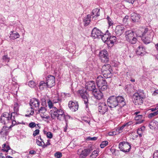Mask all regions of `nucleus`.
I'll return each instance as SVG.
<instances>
[{
	"label": "nucleus",
	"instance_id": "f257e3e1",
	"mask_svg": "<svg viewBox=\"0 0 158 158\" xmlns=\"http://www.w3.org/2000/svg\"><path fill=\"white\" fill-rule=\"evenodd\" d=\"M107 103L109 107L113 108L118 106L120 107L124 106L126 105V102L122 96L112 95L108 98Z\"/></svg>",
	"mask_w": 158,
	"mask_h": 158
},
{
	"label": "nucleus",
	"instance_id": "f03ea898",
	"mask_svg": "<svg viewBox=\"0 0 158 158\" xmlns=\"http://www.w3.org/2000/svg\"><path fill=\"white\" fill-rule=\"evenodd\" d=\"M151 33V31L148 28H146L141 35L137 36L141 37L143 43L145 44H148L150 43L152 40V37Z\"/></svg>",
	"mask_w": 158,
	"mask_h": 158
},
{
	"label": "nucleus",
	"instance_id": "7ed1b4c3",
	"mask_svg": "<svg viewBox=\"0 0 158 158\" xmlns=\"http://www.w3.org/2000/svg\"><path fill=\"white\" fill-rule=\"evenodd\" d=\"M144 93L143 90L138 91L133 95V102L136 105H141L143 103Z\"/></svg>",
	"mask_w": 158,
	"mask_h": 158
},
{
	"label": "nucleus",
	"instance_id": "20e7f679",
	"mask_svg": "<svg viewBox=\"0 0 158 158\" xmlns=\"http://www.w3.org/2000/svg\"><path fill=\"white\" fill-rule=\"evenodd\" d=\"M96 82L99 89L102 91H105L107 89V82L105 79L102 76H99L97 77L96 79Z\"/></svg>",
	"mask_w": 158,
	"mask_h": 158
},
{
	"label": "nucleus",
	"instance_id": "39448f33",
	"mask_svg": "<svg viewBox=\"0 0 158 158\" xmlns=\"http://www.w3.org/2000/svg\"><path fill=\"white\" fill-rule=\"evenodd\" d=\"M15 112H12L10 114L7 112L3 113L0 118V123L5 124L12 120V118H15Z\"/></svg>",
	"mask_w": 158,
	"mask_h": 158
},
{
	"label": "nucleus",
	"instance_id": "423d86ee",
	"mask_svg": "<svg viewBox=\"0 0 158 158\" xmlns=\"http://www.w3.org/2000/svg\"><path fill=\"white\" fill-rule=\"evenodd\" d=\"M64 113L63 109H59L56 111L51 112V115L52 119H55L56 118L57 120L60 121H62V117L63 116Z\"/></svg>",
	"mask_w": 158,
	"mask_h": 158
},
{
	"label": "nucleus",
	"instance_id": "0eeeda50",
	"mask_svg": "<svg viewBox=\"0 0 158 158\" xmlns=\"http://www.w3.org/2000/svg\"><path fill=\"white\" fill-rule=\"evenodd\" d=\"M118 148L120 151L127 153L130 151L131 146L130 143L128 142L123 141L120 142L119 144Z\"/></svg>",
	"mask_w": 158,
	"mask_h": 158
},
{
	"label": "nucleus",
	"instance_id": "6e6552de",
	"mask_svg": "<svg viewBox=\"0 0 158 158\" xmlns=\"http://www.w3.org/2000/svg\"><path fill=\"white\" fill-rule=\"evenodd\" d=\"M92 150L91 147L83 149L80 148L77 150V154L80 158H84L87 156Z\"/></svg>",
	"mask_w": 158,
	"mask_h": 158
},
{
	"label": "nucleus",
	"instance_id": "1a4fd4ad",
	"mask_svg": "<svg viewBox=\"0 0 158 158\" xmlns=\"http://www.w3.org/2000/svg\"><path fill=\"white\" fill-rule=\"evenodd\" d=\"M99 56L102 62L107 63L109 61L108 54L106 49L101 51L99 53Z\"/></svg>",
	"mask_w": 158,
	"mask_h": 158
},
{
	"label": "nucleus",
	"instance_id": "9d476101",
	"mask_svg": "<svg viewBox=\"0 0 158 158\" xmlns=\"http://www.w3.org/2000/svg\"><path fill=\"white\" fill-rule=\"evenodd\" d=\"M98 106V111L101 114H104L108 110V106L105 102L99 103Z\"/></svg>",
	"mask_w": 158,
	"mask_h": 158
},
{
	"label": "nucleus",
	"instance_id": "9b49d317",
	"mask_svg": "<svg viewBox=\"0 0 158 158\" xmlns=\"http://www.w3.org/2000/svg\"><path fill=\"white\" fill-rule=\"evenodd\" d=\"M29 104L31 109H35V110H36L39 107L40 102L38 99L35 98H32L30 99Z\"/></svg>",
	"mask_w": 158,
	"mask_h": 158
},
{
	"label": "nucleus",
	"instance_id": "f8f14e48",
	"mask_svg": "<svg viewBox=\"0 0 158 158\" xmlns=\"http://www.w3.org/2000/svg\"><path fill=\"white\" fill-rule=\"evenodd\" d=\"M103 33L96 27H94L92 31L91 36L94 39H101Z\"/></svg>",
	"mask_w": 158,
	"mask_h": 158
},
{
	"label": "nucleus",
	"instance_id": "ddd939ff",
	"mask_svg": "<svg viewBox=\"0 0 158 158\" xmlns=\"http://www.w3.org/2000/svg\"><path fill=\"white\" fill-rule=\"evenodd\" d=\"M46 82L48 87L51 88L54 86L55 84V78L53 76L49 75L46 78Z\"/></svg>",
	"mask_w": 158,
	"mask_h": 158
},
{
	"label": "nucleus",
	"instance_id": "4468645a",
	"mask_svg": "<svg viewBox=\"0 0 158 158\" xmlns=\"http://www.w3.org/2000/svg\"><path fill=\"white\" fill-rule=\"evenodd\" d=\"M78 104L76 101H70L69 102L68 106L69 109L72 111L75 112L78 110Z\"/></svg>",
	"mask_w": 158,
	"mask_h": 158
},
{
	"label": "nucleus",
	"instance_id": "2eb2a0df",
	"mask_svg": "<svg viewBox=\"0 0 158 158\" xmlns=\"http://www.w3.org/2000/svg\"><path fill=\"white\" fill-rule=\"evenodd\" d=\"M125 29L123 26L119 25L116 27L114 32L117 36L121 35L125 31Z\"/></svg>",
	"mask_w": 158,
	"mask_h": 158
},
{
	"label": "nucleus",
	"instance_id": "dca6fc26",
	"mask_svg": "<svg viewBox=\"0 0 158 158\" xmlns=\"http://www.w3.org/2000/svg\"><path fill=\"white\" fill-rule=\"evenodd\" d=\"M86 84L87 88L89 91H92L93 92L94 91L96 90L97 89L96 88L95 84L94 81H89L87 82Z\"/></svg>",
	"mask_w": 158,
	"mask_h": 158
},
{
	"label": "nucleus",
	"instance_id": "f3484780",
	"mask_svg": "<svg viewBox=\"0 0 158 158\" xmlns=\"http://www.w3.org/2000/svg\"><path fill=\"white\" fill-rule=\"evenodd\" d=\"M100 89H96V90L93 91V94L94 97L98 100L101 99L103 97V94Z\"/></svg>",
	"mask_w": 158,
	"mask_h": 158
},
{
	"label": "nucleus",
	"instance_id": "a211bd4d",
	"mask_svg": "<svg viewBox=\"0 0 158 158\" xmlns=\"http://www.w3.org/2000/svg\"><path fill=\"white\" fill-rule=\"evenodd\" d=\"M116 37L114 35H109L108 40L107 42V44L108 47H110L113 46L114 43L116 41Z\"/></svg>",
	"mask_w": 158,
	"mask_h": 158
},
{
	"label": "nucleus",
	"instance_id": "6ab92c4d",
	"mask_svg": "<svg viewBox=\"0 0 158 158\" xmlns=\"http://www.w3.org/2000/svg\"><path fill=\"white\" fill-rule=\"evenodd\" d=\"M136 54L138 55H144L145 54V48L142 45L139 46L137 48Z\"/></svg>",
	"mask_w": 158,
	"mask_h": 158
},
{
	"label": "nucleus",
	"instance_id": "aec40b11",
	"mask_svg": "<svg viewBox=\"0 0 158 158\" xmlns=\"http://www.w3.org/2000/svg\"><path fill=\"white\" fill-rule=\"evenodd\" d=\"M140 17V15L135 13H132L131 14V19L132 22L134 23L139 22Z\"/></svg>",
	"mask_w": 158,
	"mask_h": 158
},
{
	"label": "nucleus",
	"instance_id": "412c9836",
	"mask_svg": "<svg viewBox=\"0 0 158 158\" xmlns=\"http://www.w3.org/2000/svg\"><path fill=\"white\" fill-rule=\"evenodd\" d=\"M135 35H137V34L134 32L131 31L129 30L127 31H126V39L128 41H130V40L131 39L135 37Z\"/></svg>",
	"mask_w": 158,
	"mask_h": 158
},
{
	"label": "nucleus",
	"instance_id": "4be33fe9",
	"mask_svg": "<svg viewBox=\"0 0 158 158\" xmlns=\"http://www.w3.org/2000/svg\"><path fill=\"white\" fill-rule=\"evenodd\" d=\"M113 70L112 69H110V70L104 71L102 72V73L104 77L106 78H111L113 75Z\"/></svg>",
	"mask_w": 158,
	"mask_h": 158
},
{
	"label": "nucleus",
	"instance_id": "5701e85b",
	"mask_svg": "<svg viewBox=\"0 0 158 158\" xmlns=\"http://www.w3.org/2000/svg\"><path fill=\"white\" fill-rule=\"evenodd\" d=\"M66 48L67 50L69 52L73 53L75 50V45L73 44H72L71 42H66Z\"/></svg>",
	"mask_w": 158,
	"mask_h": 158
},
{
	"label": "nucleus",
	"instance_id": "b1692460",
	"mask_svg": "<svg viewBox=\"0 0 158 158\" xmlns=\"http://www.w3.org/2000/svg\"><path fill=\"white\" fill-rule=\"evenodd\" d=\"M9 132V128L6 126H3L0 132V134L4 136V135H7Z\"/></svg>",
	"mask_w": 158,
	"mask_h": 158
},
{
	"label": "nucleus",
	"instance_id": "393cba45",
	"mask_svg": "<svg viewBox=\"0 0 158 158\" xmlns=\"http://www.w3.org/2000/svg\"><path fill=\"white\" fill-rule=\"evenodd\" d=\"M111 35L110 33L109 32L108 30H107L105 33H103V35L102 36L101 38L102 40L107 44V42L108 40L109 35Z\"/></svg>",
	"mask_w": 158,
	"mask_h": 158
},
{
	"label": "nucleus",
	"instance_id": "a878e982",
	"mask_svg": "<svg viewBox=\"0 0 158 158\" xmlns=\"http://www.w3.org/2000/svg\"><path fill=\"white\" fill-rule=\"evenodd\" d=\"M149 126L152 129H154L156 128H158V122L156 120H153L150 122Z\"/></svg>",
	"mask_w": 158,
	"mask_h": 158
},
{
	"label": "nucleus",
	"instance_id": "bb28decb",
	"mask_svg": "<svg viewBox=\"0 0 158 158\" xmlns=\"http://www.w3.org/2000/svg\"><path fill=\"white\" fill-rule=\"evenodd\" d=\"M91 15H88L86 17H84L83 19V21L84 23V25L85 26H88L90 22Z\"/></svg>",
	"mask_w": 158,
	"mask_h": 158
},
{
	"label": "nucleus",
	"instance_id": "cd10ccee",
	"mask_svg": "<svg viewBox=\"0 0 158 158\" xmlns=\"http://www.w3.org/2000/svg\"><path fill=\"white\" fill-rule=\"evenodd\" d=\"M134 87L132 84H127L125 86V90L128 93L133 91Z\"/></svg>",
	"mask_w": 158,
	"mask_h": 158
},
{
	"label": "nucleus",
	"instance_id": "c85d7f7f",
	"mask_svg": "<svg viewBox=\"0 0 158 158\" xmlns=\"http://www.w3.org/2000/svg\"><path fill=\"white\" fill-rule=\"evenodd\" d=\"M39 87L40 89L41 90H43L44 88H48L46 82L44 81H41L40 82Z\"/></svg>",
	"mask_w": 158,
	"mask_h": 158
},
{
	"label": "nucleus",
	"instance_id": "c756f323",
	"mask_svg": "<svg viewBox=\"0 0 158 158\" xmlns=\"http://www.w3.org/2000/svg\"><path fill=\"white\" fill-rule=\"evenodd\" d=\"M110 69H112L110 65L109 64H106L102 66V72L109 70Z\"/></svg>",
	"mask_w": 158,
	"mask_h": 158
},
{
	"label": "nucleus",
	"instance_id": "7c9ffc66",
	"mask_svg": "<svg viewBox=\"0 0 158 158\" xmlns=\"http://www.w3.org/2000/svg\"><path fill=\"white\" fill-rule=\"evenodd\" d=\"M63 117V119H64L65 122L66 126H68V123H69L68 119L70 118L73 119V118L68 114H64Z\"/></svg>",
	"mask_w": 158,
	"mask_h": 158
},
{
	"label": "nucleus",
	"instance_id": "2f4dec72",
	"mask_svg": "<svg viewBox=\"0 0 158 158\" xmlns=\"http://www.w3.org/2000/svg\"><path fill=\"white\" fill-rule=\"evenodd\" d=\"M99 11L100 9L96 8L92 10L91 15H94L95 16L97 17L100 15Z\"/></svg>",
	"mask_w": 158,
	"mask_h": 158
},
{
	"label": "nucleus",
	"instance_id": "473e14b6",
	"mask_svg": "<svg viewBox=\"0 0 158 158\" xmlns=\"http://www.w3.org/2000/svg\"><path fill=\"white\" fill-rule=\"evenodd\" d=\"M87 95L88 94H87L84 95L83 96H81V98L83 99L84 103L85 105V107L86 108L88 107V104L89 103L88 100L87 98Z\"/></svg>",
	"mask_w": 158,
	"mask_h": 158
},
{
	"label": "nucleus",
	"instance_id": "72a5a7b5",
	"mask_svg": "<svg viewBox=\"0 0 158 158\" xmlns=\"http://www.w3.org/2000/svg\"><path fill=\"white\" fill-rule=\"evenodd\" d=\"M110 151L112 154L115 156H118L120 154L119 150L111 148Z\"/></svg>",
	"mask_w": 158,
	"mask_h": 158
},
{
	"label": "nucleus",
	"instance_id": "f704fd0d",
	"mask_svg": "<svg viewBox=\"0 0 158 158\" xmlns=\"http://www.w3.org/2000/svg\"><path fill=\"white\" fill-rule=\"evenodd\" d=\"M98 153L99 151L98 150H96L94 151L90 156V158H96L98 156Z\"/></svg>",
	"mask_w": 158,
	"mask_h": 158
},
{
	"label": "nucleus",
	"instance_id": "c9c22d12",
	"mask_svg": "<svg viewBox=\"0 0 158 158\" xmlns=\"http://www.w3.org/2000/svg\"><path fill=\"white\" fill-rule=\"evenodd\" d=\"M10 60V58L7 55H5L2 57V60L3 62H8Z\"/></svg>",
	"mask_w": 158,
	"mask_h": 158
},
{
	"label": "nucleus",
	"instance_id": "e433bc0d",
	"mask_svg": "<svg viewBox=\"0 0 158 158\" xmlns=\"http://www.w3.org/2000/svg\"><path fill=\"white\" fill-rule=\"evenodd\" d=\"M10 36L13 38L14 39L19 38L20 36L19 34L16 32H12V34L10 35Z\"/></svg>",
	"mask_w": 158,
	"mask_h": 158
},
{
	"label": "nucleus",
	"instance_id": "4c0bfd02",
	"mask_svg": "<svg viewBox=\"0 0 158 158\" xmlns=\"http://www.w3.org/2000/svg\"><path fill=\"white\" fill-rule=\"evenodd\" d=\"M79 93L80 96H83V95L87 94V90L85 89H83L79 90Z\"/></svg>",
	"mask_w": 158,
	"mask_h": 158
},
{
	"label": "nucleus",
	"instance_id": "58836bf2",
	"mask_svg": "<svg viewBox=\"0 0 158 158\" xmlns=\"http://www.w3.org/2000/svg\"><path fill=\"white\" fill-rule=\"evenodd\" d=\"M108 143V142L107 141H102L100 145V147L101 148H104L106 146Z\"/></svg>",
	"mask_w": 158,
	"mask_h": 158
},
{
	"label": "nucleus",
	"instance_id": "ea45409f",
	"mask_svg": "<svg viewBox=\"0 0 158 158\" xmlns=\"http://www.w3.org/2000/svg\"><path fill=\"white\" fill-rule=\"evenodd\" d=\"M130 41H128V42L132 44H134L136 42L137 40L135 36L131 39Z\"/></svg>",
	"mask_w": 158,
	"mask_h": 158
},
{
	"label": "nucleus",
	"instance_id": "a19ab883",
	"mask_svg": "<svg viewBox=\"0 0 158 158\" xmlns=\"http://www.w3.org/2000/svg\"><path fill=\"white\" fill-rule=\"evenodd\" d=\"M28 85L31 88H33L36 85L35 83L32 81H30L28 83Z\"/></svg>",
	"mask_w": 158,
	"mask_h": 158
},
{
	"label": "nucleus",
	"instance_id": "79ce46f5",
	"mask_svg": "<svg viewBox=\"0 0 158 158\" xmlns=\"http://www.w3.org/2000/svg\"><path fill=\"white\" fill-rule=\"evenodd\" d=\"M158 114V110L156 112L150 113L148 115V118H151L153 116Z\"/></svg>",
	"mask_w": 158,
	"mask_h": 158
},
{
	"label": "nucleus",
	"instance_id": "37998d69",
	"mask_svg": "<svg viewBox=\"0 0 158 158\" xmlns=\"http://www.w3.org/2000/svg\"><path fill=\"white\" fill-rule=\"evenodd\" d=\"M54 155L57 158H60L62 156V154L60 152H57L55 153Z\"/></svg>",
	"mask_w": 158,
	"mask_h": 158
},
{
	"label": "nucleus",
	"instance_id": "c03bdc74",
	"mask_svg": "<svg viewBox=\"0 0 158 158\" xmlns=\"http://www.w3.org/2000/svg\"><path fill=\"white\" fill-rule=\"evenodd\" d=\"M46 110L45 108L44 107H41L40 109L38 110L39 112L41 113H44Z\"/></svg>",
	"mask_w": 158,
	"mask_h": 158
},
{
	"label": "nucleus",
	"instance_id": "a18cd8bd",
	"mask_svg": "<svg viewBox=\"0 0 158 158\" xmlns=\"http://www.w3.org/2000/svg\"><path fill=\"white\" fill-rule=\"evenodd\" d=\"M98 139V137H91L90 136L86 138V140L87 141L90 140H96Z\"/></svg>",
	"mask_w": 158,
	"mask_h": 158
},
{
	"label": "nucleus",
	"instance_id": "49530a36",
	"mask_svg": "<svg viewBox=\"0 0 158 158\" xmlns=\"http://www.w3.org/2000/svg\"><path fill=\"white\" fill-rule=\"evenodd\" d=\"M123 107H120L119 106H117L116 108H117V111L118 114H123V112L122 110V108Z\"/></svg>",
	"mask_w": 158,
	"mask_h": 158
},
{
	"label": "nucleus",
	"instance_id": "de8ad7c7",
	"mask_svg": "<svg viewBox=\"0 0 158 158\" xmlns=\"http://www.w3.org/2000/svg\"><path fill=\"white\" fill-rule=\"evenodd\" d=\"M129 16L128 15H126L123 19V23L124 24H126L127 23V20L128 19Z\"/></svg>",
	"mask_w": 158,
	"mask_h": 158
},
{
	"label": "nucleus",
	"instance_id": "09e8293b",
	"mask_svg": "<svg viewBox=\"0 0 158 158\" xmlns=\"http://www.w3.org/2000/svg\"><path fill=\"white\" fill-rule=\"evenodd\" d=\"M10 149V146L8 145H6L5 148H4L2 149V151L4 152H8V150Z\"/></svg>",
	"mask_w": 158,
	"mask_h": 158
},
{
	"label": "nucleus",
	"instance_id": "8fccbe9b",
	"mask_svg": "<svg viewBox=\"0 0 158 158\" xmlns=\"http://www.w3.org/2000/svg\"><path fill=\"white\" fill-rule=\"evenodd\" d=\"M36 124L34 122L30 123L29 124V127L31 128H33L36 127Z\"/></svg>",
	"mask_w": 158,
	"mask_h": 158
},
{
	"label": "nucleus",
	"instance_id": "3c124183",
	"mask_svg": "<svg viewBox=\"0 0 158 158\" xmlns=\"http://www.w3.org/2000/svg\"><path fill=\"white\" fill-rule=\"evenodd\" d=\"M46 136L47 138L51 139L53 137V135L51 132L49 131L47 132Z\"/></svg>",
	"mask_w": 158,
	"mask_h": 158
},
{
	"label": "nucleus",
	"instance_id": "603ef678",
	"mask_svg": "<svg viewBox=\"0 0 158 158\" xmlns=\"http://www.w3.org/2000/svg\"><path fill=\"white\" fill-rule=\"evenodd\" d=\"M40 130L39 129H36L33 132V135L35 136L39 133Z\"/></svg>",
	"mask_w": 158,
	"mask_h": 158
},
{
	"label": "nucleus",
	"instance_id": "864d4df0",
	"mask_svg": "<svg viewBox=\"0 0 158 158\" xmlns=\"http://www.w3.org/2000/svg\"><path fill=\"white\" fill-rule=\"evenodd\" d=\"M153 158H158V150L155 151L153 153Z\"/></svg>",
	"mask_w": 158,
	"mask_h": 158
},
{
	"label": "nucleus",
	"instance_id": "5fc2aeb1",
	"mask_svg": "<svg viewBox=\"0 0 158 158\" xmlns=\"http://www.w3.org/2000/svg\"><path fill=\"white\" fill-rule=\"evenodd\" d=\"M50 140H48L47 142L46 143V144H45V143H44V144H43V148H44L45 147H47V146L50 145Z\"/></svg>",
	"mask_w": 158,
	"mask_h": 158
},
{
	"label": "nucleus",
	"instance_id": "6e6d98bb",
	"mask_svg": "<svg viewBox=\"0 0 158 158\" xmlns=\"http://www.w3.org/2000/svg\"><path fill=\"white\" fill-rule=\"evenodd\" d=\"M48 103L49 107L50 109L52 108L53 107V104L52 102L50 100H49L48 101Z\"/></svg>",
	"mask_w": 158,
	"mask_h": 158
},
{
	"label": "nucleus",
	"instance_id": "4d7b16f0",
	"mask_svg": "<svg viewBox=\"0 0 158 158\" xmlns=\"http://www.w3.org/2000/svg\"><path fill=\"white\" fill-rule=\"evenodd\" d=\"M125 127H126V126L125 125V124H124L122 126L118 128V129H117L116 130V131H117V130H118V131H121L123 130V129Z\"/></svg>",
	"mask_w": 158,
	"mask_h": 158
},
{
	"label": "nucleus",
	"instance_id": "13d9d810",
	"mask_svg": "<svg viewBox=\"0 0 158 158\" xmlns=\"http://www.w3.org/2000/svg\"><path fill=\"white\" fill-rule=\"evenodd\" d=\"M108 22L109 26L112 25L113 24V21L111 19L108 20Z\"/></svg>",
	"mask_w": 158,
	"mask_h": 158
},
{
	"label": "nucleus",
	"instance_id": "bf43d9fd",
	"mask_svg": "<svg viewBox=\"0 0 158 158\" xmlns=\"http://www.w3.org/2000/svg\"><path fill=\"white\" fill-rule=\"evenodd\" d=\"M36 143L38 145L43 147V144H42V142H41V141L37 139Z\"/></svg>",
	"mask_w": 158,
	"mask_h": 158
},
{
	"label": "nucleus",
	"instance_id": "052dcab7",
	"mask_svg": "<svg viewBox=\"0 0 158 158\" xmlns=\"http://www.w3.org/2000/svg\"><path fill=\"white\" fill-rule=\"evenodd\" d=\"M108 134L110 136H112L114 135H115L116 134V132L115 131H112L109 132L108 133Z\"/></svg>",
	"mask_w": 158,
	"mask_h": 158
},
{
	"label": "nucleus",
	"instance_id": "680f3d73",
	"mask_svg": "<svg viewBox=\"0 0 158 158\" xmlns=\"http://www.w3.org/2000/svg\"><path fill=\"white\" fill-rule=\"evenodd\" d=\"M133 123L131 121H129L126 123H125V125L126 126H128L130 125H131Z\"/></svg>",
	"mask_w": 158,
	"mask_h": 158
},
{
	"label": "nucleus",
	"instance_id": "e2e57ef3",
	"mask_svg": "<svg viewBox=\"0 0 158 158\" xmlns=\"http://www.w3.org/2000/svg\"><path fill=\"white\" fill-rule=\"evenodd\" d=\"M14 119V118H13V119L12 118V120H10L12 122V125L13 126L15 125L16 124V122L15 121L13 120Z\"/></svg>",
	"mask_w": 158,
	"mask_h": 158
},
{
	"label": "nucleus",
	"instance_id": "0e129e2a",
	"mask_svg": "<svg viewBox=\"0 0 158 158\" xmlns=\"http://www.w3.org/2000/svg\"><path fill=\"white\" fill-rule=\"evenodd\" d=\"M36 153L35 151L34 150H31L29 152V154L31 155H35Z\"/></svg>",
	"mask_w": 158,
	"mask_h": 158
},
{
	"label": "nucleus",
	"instance_id": "69168bd1",
	"mask_svg": "<svg viewBox=\"0 0 158 158\" xmlns=\"http://www.w3.org/2000/svg\"><path fill=\"white\" fill-rule=\"evenodd\" d=\"M145 127L144 126H143L139 128H138L137 130H139V131H144L145 129Z\"/></svg>",
	"mask_w": 158,
	"mask_h": 158
},
{
	"label": "nucleus",
	"instance_id": "338daca9",
	"mask_svg": "<svg viewBox=\"0 0 158 158\" xmlns=\"http://www.w3.org/2000/svg\"><path fill=\"white\" fill-rule=\"evenodd\" d=\"M127 2H129V3L133 4L134 1L135 0H125Z\"/></svg>",
	"mask_w": 158,
	"mask_h": 158
},
{
	"label": "nucleus",
	"instance_id": "774afa93",
	"mask_svg": "<svg viewBox=\"0 0 158 158\" xmlns=\"http://www.w3.org/2000/svg\"><path fill=\"white\" fill-rule=\"evenodd\" d=\"M157 109H158V106H156L155 108H151L150 109V110L152 111H154Z\"/></svg>",
	"mask_w": 158,
	"mask_h": 158
}]
</instances>
